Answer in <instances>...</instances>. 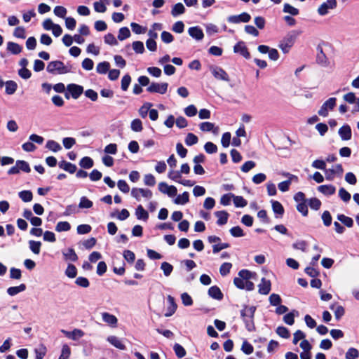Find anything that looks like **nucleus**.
<instances>
[{
    "label": "nucleus",
    "mask_w": 359,
    "mask_h": 359,
    "mask_svg": "<svg viewBox=\"0 0 359 359\" xmlns=\"http://www.w3.org/2000/svg\"><path fill=\"white\" fill-rule=\"evenodd\" d=\"M130 27H131L132 31L137 34H143L147 30L146 27H143L136 22H132L130 24Z\"/></svg>",
    "instance_id": "56"
},
{
    "label": "nucleus",
    "mask_w": 359,
    "mask_h": 359,
    "mask_svg": "<svg viewBox=\"0 0 359 359\" xmlns=\"http://www.w3.org/2000/svg\"><path fill=\"white\" fill-rule=\"evenodd\" d=\"M94 165L93 160L88 156L82 158L79 161V165L84 169H90Z\"/></svg>",
    "instance_id": "35"
},
{
    "label": "nucleus",
    "mask_w": 359,
    "mask_h": 359,
    "mask_svg": "<svg viewBox=\"0 0 359 359\" xmlns=\"http://www.w3.org/2000/svg\"><path fill=\"white\" fill-rule=\"evenodd\" d=\"M233 203L236 207L243 208V207L246 206L248 204L247 201L243 196H235L233 195Z\"/></svg>",
    "instance_id": "46"
},
{
    "label": "nucleus",
    "mask_w": 359,
    "mask_h": 359,
    "mask_svg": "<svg viewBox=\"0 0 359 359\" xmlns=\"http://www.w3.org/2000/svg\"><path fill=\"white\" fill-rule=\"evenodd\" d=\"M359 356L358 351L355 348H350L345 355L346 359H356Z\"/></svg>",
    "instance_id": "61"
},
{
    "label": "nucleus",
    "mask_w": 359,
    "mask_h": 359,
    "mask_svg": "<svg viewBox=\"0 0 359 359\" xmlns=\"http://www.w3.org/2000/svg\"><path fill=\"white\" fill-rule=\"evenodd\" d=\"M168 83L166 82L163 83H156L152 82L147 87V90L149 93H156L160 94H165L168 90Z\"/></svg>",
    "instance_id": "5"
},
{
    "label": "nucleus",
    "mask_w": 359,
    "mask_h": 359,
    "mask_svg": "<svg viewBox=\"0 0 359 359\" xmlns=\"http://www.w3.org/2000/svg\"><path fill=\"white\" fill-rule=\"evenodd\" d=\"M208 294L212 299L221 300L223 298V294L217 286H212L208 290Z\"/></svg>",
    "instance_id": "23"
},
{
    "label": "nucleus",
    "mask_w": 359,
    "mask_h": 359,
    "mask_svg": "<svg viewBox=\"0 0 359 359\" xmlns=\"http://www.w3.org/2000/svg\"><path fill=\"white\" fill-rule=\"evenodd\" d=\"M130 32L129 29L126 27H121L118 31V39L120 41H123L127 38L130 37Z\"/></svg>",
    "instance_id": "47"
},
{
    "label": "nucleus",
    "mask_w": 359,
    "mask_h": 359,
    "mask_svg": "<svg viewBox=\"0 0 359 359\" xmlns=\"http://www.w3.org/2000/svg\"><path fill=\"white\" fill-rule=\"evenodd\" d=\"M167 299L169 303V306L168 307V312L165 313V316L169 317L175 312L177 304L175 302V299L172 296L168 295Z\"/></svg>",
    "instance_id": "24"
},
{
    "label": "nucleus",
    "mask_w": 359,
    "mask_h": 359,
    "mask_svg": "<svg viewBox=\"0 0 359 359\" xmlns=\"http://www.w3.org/2000/svg\"><path fill=\"white\" fill-rule=\"evenodd\" d=\"M269 300L272 306H278L282 302L280 295L275 293H273L269 296Z\"/></svg>",
    "instance_id": "59"
},
{
    "label": "nucleus",
    "mask_w": 359,
    "mask_h": 359,
    "mask_svg": "<svg viewBox=\"0 0 359 359\" xmlns=\"http://www.w3.org/2000/svg\"><path fill=\"white\" fill-rule=\"evenodd\" d=\"M258 292L261 294L266 295L269 294L271 289V283L265 278L261 279L260 283L258 285Z\"/></svg>",
    "instance_id": "14"
},
{
    "label": "nucleus",
    "mask_w": 359,
    "mask_h": 359,
    "mask_svg": "<svg viewBox=\"0 0 359 359\" xmlns=\"http://www.w3.org/2000/svg\"><path fill=\"white\" fill-rule=\"evenodd\" d=\"M184 12L185 8L182 3H177L175 4L171 10V14L174 17L182 15Z\"/></svg>",
    "instance_id": "37"
},
{
    "label": "nucleus",
    "mask_w": 359,
    "mask_h": 359,
    "mask_svg": "<svg viewBox=\"0 0 359 359\" xmlns=\"http://www.w3.org/2000/svg\"><path fill=\"white\" fill-rule=\"evenodd\" d=\"M337 0H327L323 3L318 8V13L321 15H325L328 13L329 10H333L337 8Z\"/></svg>",
    "instance_id": "7"
},
{
    "label": "nucleus",
    "mask_w": 359,
    "mask_h": 359,
    "mask_svg": "<svg viewBox=\"0 0 359 359\" xmlns=\"http://www.w3.org/2000/svg\"><path fill=\"white\" fill-rule=\"evenodd\" d=\"M233 51L236 53H239L246 59L250 57V54L243 41L238 42L233 47Z\"/></svg>",
    "instance_id": "13"
},
{
    "label": "nucleus",
    "mask_w": 359,
    "mask_h": 359,
    "mask_svg": "<svg viewBox=\"0 0 359 359\" xmlns=\"http://www.w3.org/2000/svg\"><path fill=\"white\" fill-rule=\"evenodd\" d=\"M188 32L192 38L197 41H200L204 37L203 30L198 26L190 27Z\"/></svg>",
    "instance_id": "19"
},
{
    "label": "nucleus",
    "mask_w": 359,
    "mask_h": 359,
    "mask_svg": "<svg viewBox=\"0 0 359 359\" xmlns=\"http://www.w3.org/2000/svg\"><path fill=\"white\" fill-rule=\"evenodd\" d=\"M185 144L187 146H192L194 144H196L198 142V137L194 135V133H189L187 135L185 138Z\"/></svg>",
    "instance_id": "42"
},
{
    "label": "nucleus",
    "mask_w": 359,
    "mask_h": 359,
    "mask_svg": "<svg viewBox=\"0 0 359 359\" xmlns=\"http://www.w3.org/2000/svg\"><path fill=\"white\" fill-rule=\"evenodd\" d=\"M144 183L147 186L154 187L156 184L155 177L152 174H147L144 177Z\"/></svg>",
    "instance_id": "60"
},
{
    "label": "nucleus",
    "mask_w": 359,
    "mask_h": 359,
    "mask_svg": "<svg viewBox=\"0 0 359 359\" xmlns=\"http://www.w3.org/2000/svg\"><path fill=\"white\" fill-rule=\"evenodd\" d=\"M62 255L67 261L76 262L78 260V256L73 248H69L66 252L63 251Z\"/></svg>",
    "instance_id": "28"
},
{
    "label": "nucleus",
    "mask_w": 359,
    "mask_h": 359,
    "mask_svg": "<svg viewBox=\"0 0 359 359\" xmlns=\"http://www.w3.org/2000/svg\"><path fill=\"white\" fill-rule=\"evenodd\" d=\"M110 69V64L108 62H102L97 64L96 71L98 74H105Z\"/></svg>",
    "instance_id": "36"
},
{
    "label": "nucleus",
    "mask_w": 359,
    "mask_h": 359,
    "mask_svg": "<svg viewBox=\"0 0 359 359\" xmlns=\"http://www.w3.org/2000/svg\"><path fill=\"white\" fill-rule=\"evenodd\" d=\"M272 210L276 214L277 218H281L284 214V208L282 204L277 201H271Z\"/></svg>",
    "instance_id": "22"
},
{
    "label": "nucleus",
    "mask_w": 359,
    "mask_h": 359,
    "mask_svg": "<svg viewBox=\"0 0 359 359\" xmlns=\"http://www.w3.org/2000/svg\"><path fill=\"white\" fill-rule=\"evenodd\" d=\"M131 195L136 200L140 201V196L151 198L152 197V192L147 189H142V188H133L131 190Z\"/></svg>",
    "instance_id": "9"
},
{
    "label": "nucleus",
    "mask_w": 359,
    "mask_h": 359,
    "mask_svg": "<svg viewBox=\"0 0 359 359\" xmlns=\"http://www.w3.org/2000/svg\"><path fill=\"white\" fill-rule=\"evenodd\" d=\"M256 307L254 306H245L243 309L241 311V318L245 323V328L249 332H252L255 331V326L254 323V315Z\"/></svg>",
    "instance_id": "1"
},
{
    "label": "nucleus",
    "mask_w": 359,
    "mask_h": 359,
    "mask_svg": "<svg viewBox=\"0 0 359 359\" xmlns=\"http://www.w3.org/2000/svg\"><path fill=\"white\" fill-rule=\"evenodd\" d=\"M256 166V163L253 161H246L241 167V170L243 172H248Z\"/></svg>",
    "instance_id": "62"
},
{
    "label": "nucleus",
    "mask_w": 359,
    "mask_h": 359,
    "mask_svg": "<svg viewBox=\"0 0 359 359\" xmlns=\"http://www.w3.org/2000/svg\"><path fill=\"white\" fill-rule=\"evenodd\" d=\"M210 70L214 77L217 80H222L224 81H229V76L228 74L220 67L211 66Z\"/></svg>",
    "instance_id": "6"
},
{
    "label": "nucleus",
    "mask_w": 359,
    "mask_h": 359,
    "mask_svg": "<svg viewBox=\"0 0 359 359\" xmlns=\"http://www.w3.org/2000/svg\"><path fill=\"white\" fill-rule=\"evenodd\" d=\"M70 229L71 225L68 222H59L55 226V231L57 232L67 231Z\"/></svg>",
    "instance_id": "44"
},
{
    "label": "nucleus",
    "mask_w": 359,
    "mask_h": 359,
    "mask_svg": "<svg viewBox=\"0 0 359 359\" xmlns=\"http://www.w3.org/2000/svg\"><path fill=\"white\" fill-rule=\"evenodd\" d=\"M257 274L255 272H252L247 269H242L238 272V276L242 279L248 281L251 279H255Z\"/></svg>",
    "instance_id": "31"
},
{
    "label": "nucleus",
    "mask_w": 359,
    "mask_h": 359,
    "mask_svg": "<svg viewBox=\"0 0 359 359\" xmlns=\"http://www.w3.org/2000/svg\"><path fill=\"white\" fill-rule=\"evenodd\" d=\"M337 219L348 228H351L353 226V220L352 218L344 215H338Z\"/></svg>",
    "instance_id": "40"
},
{
    "label": "nucleus",
    "mask_w": 359,
    "mask_h": 359,
    "mask_svg": "<svg viewBox=\"0 0 359 359\" xmlns=\"http://www.w3.org/2000/svg\"><path fill=\"white\" fill-rule=\"evenodd\" d=\"M276 333L280 337L284 338V339H288L290 336L288 329L283 326L278 327L276 329Z\"/></svg>",
    "instance_id": "52"
},
{
    "label": "nucleus",
    "mask_w": 359,
    "mask_h": 359,
    "mask_svg": "<svg viewBox=\"0 0 359 359\" xmlns=\"http://www.w3.org/2000/svg\"><path fill=\"white\" fill-rule=\"evenodd\" d=\"M46 147L53 152H57L62 149L60 144L54 140H48L46 142Z\"/></svg>",
    "instance_id": "38"
},
{
    "label": "nucleus",
    "mask_w": 359,
    "mask_h": 359,
    "mask_svg": "<svg viewBox=\"0 0 359 359\" xmlns=\"http://www.w3.org/2000/svg\"><path fill=\"white\" fill-rule=\"evenodd\" d=\"M251 19L250 14L243 12L240 15H230L228 17L227 20L230 23L238 24L240 22H248Z\"/></svg>",
    "instance_id": "11"
},
{
    "label": "nucleus",
    "mask_w": 359,
    "mask_h": 359,
    "mask_svg": "<svg viewBox=\"0 0 359 359\" xmlns=\"http://www.w3.org/2000/svg\"><path fill=\"white\" fill-rule=\"evenodd\" d=\"M189 201V194L184 191L182 194L178 195L174 200V203L178 205H184Z\"/></svg>",
    "instance_id": "32"
},
{
    "label": "nucleus",
    "mask_w": 359,
    "mask_h": 359,
    "mask_svg": "<svg viewBox=\"0 0 359 359\" xmlns=\"http://www.w3.org/2000/svg\"><path fill=\"white\" fill-rule=\"evenodd\" d=\"M336 101V97H330L327 100H326L318 110V115L323 117L327 116L329 111L332 110L335 107Z\"/></svg>",
    "instance_id": "4"
},
{
    "label": "nucleus",
    "mask_w": 359,
    "mask_h": 359,
    "mask_svg": "<svg viewBox=\"0 0 359 359\" xmlns=\"http://www.w3.org/2000/svg\"><path fill=\"white\" fill-rule=\"evenodd\" d=\"M61 332L65 335V337L74 341L78 340L84 335V332L81 330L76 328L72 332L65 330H62Z\"/></svg>",
    "instance_id": "16"
},
{
    "label": "nucleus",
    "mask_w": 359,
    "mask_h": 359,
    "mask_svg": "<svg viewBox=\"0 0 359 359\" xmlns=\"http://www.w3.org/2000/svg\"><path fill=\"white\" fill-rule=\"evenodd\" d=\"M152 104L151 102H145L143 105L139 109L138 112L139 115L144 118L147 117L149 109L152 107Z\"/></svg>",
    "instance_id": "39"
},
{
    "label": "nucleus",
    "mask_w": 359,
    "mask_h": 359,
    "mask_svg": "<svg viewBox=\"0 0 359 359\" xmlns=\"http://www.w3.org/2000/svg\"><path fill=\"white\" fill-rule=\"evenodd\" d=\"M158 190L170 197L176 196L177 192V188L175 186H169L167 183L163 182L158 184Z\"/></svg>",
    "instance_id": "12"
},
{
    "label": "nucleus",
    "mask_w": 359,
    "mask_h": 359,
    "mask_svg": "<svg viewBox=\"0 0 359 359\" xmlns=\"http://www.w3.org/2000/svg\"><path fill=\"white\" fill-rule=\"evenodd\" d=\"M46 70L48 72L53 74H63L70 72L71 69L67 66H65L61 61H51L48 63Z\"/></svg>",
    "instance_id": "2"
},
{
    "label": "nucleus",
    "mask_w": 359,
    "mask_h": 359,
    "mask_svg": "<svg viewBox=\"0 0 359 359\" xmlns=\"http://www.w3.org/2000/svg\"><path fill=\"white\" fill-rule=\"evenodd\" d=\"M339 196L344 202H348L351 200V194L344 189L340 188L339 190Z\"/></svg>",
    "instance_id": "58"
},
{
    "label": "nucleus",
    "mask_w": 359,
    "mask_h": 359,
    "mask_svg": "<svg viewBox=\"0 0 359 359\" xmlns=\"http://www.w3.org/2000/svg\"><path fill=\"white\" fill-rule=\"evenodd\" d=\"M29 248L33 253L36 255H39L40 253V249L41 246V243L40 241H29Z\"/></svg>",
    "instance_id": "45"
},
{
    "label": "nucleus",
    "mask_w": 359,
    "mask_h": 359,
    "mask_svg": "<svg viewBox=\"0 0 359 359\" xmlns=\"http://www.w3.org/2000/svg\"><path fill=\"white\" fill-rule=\"evenodd\" d=\"M318 190L326 196H330L335 193L336 188L333 185H331V184L320 185L318 187Z\"/></svg>",
    "instance_id": "25"
},
{
    "label": "nucleus",
    "mask_w": 359,
    "mask_h": 359,
    "mask_svg": "<svg viewBox=\"0 0 359 359\" xmlns=\"http://www.w3.org/2000/svg\"><path fill=\"white\" fill-rule=\"evenodd\" d=\"M161 269L165 276H169L173 270V266L168 262H164L161 264Z\"/></svg>",
    "instance_id": "54"
},
{
    "label": "nucleus",
    "mask_w": 359,
    "mask_h": 359,
    "mask_svg": "<svg viewBox=\"0 0 359 359\" xmlns=\"http://www.w3.org/2000/svg\"><path fill=\"white\" fill-rule=\"evenodd\" d=\"M18 196L22 201L26 203L31 201L33 198L32 192L29 190L20 191Z\"/></svg>",
    "instance_id": "41"
},
{
    "label": "nucleus",
    "mask_w": 359,
    "mask_h": 359,
    "mask_svg": "<svg viewBox=\"0 0 359 359\" xmlns=\"http://www.w3.org/2000/svg\"><path fill=\"white\" fill-rule=\"evenodd\" d=\"M77 269L72 264H69L65 270V275L70 278H74L76 276Z\"/></svg>",
    "instance_id": "43"
},
{
    "label": "nucleus",
    "mask_w": 359,
    "mask_h": 359,
    "mask_svg": "<svg viewBox=\"0 0 359 359\" xmlns=\"http://www.w3.org/2000/svg\"><path fill=\"white\" fill-rule=\"evenodd\" d=\"M102 320L110 326L116 327L117 325V318L109 313L103 312L102 313Z\"/></svg>",
    "instance_id": "21"
},
{
    "label": "nucleus",
    "mask_w": 359,
    "mask_h": 359,
    "mask_svg": "<svg viewBox=\"0 0 359 359\" xmlns=\"http://www.w3.org/2000/svg\"><path fill=\"white\" fill-rule=\"evenodd\" d=\"M130 128L132 130L135 132H140L142 130V123L140 119L136 118L132 121L130 124Z\"/></svg>",
    "instance_id": "48"
},
{
    "label": "nucleus",
    "mask_w": 359,
    "mask_h": 359,
    "mask_svg": "<svg viewBox=\"0 0 359 359\" xmlns=\"http://www.w3.org/2000/svg\"><path fill=\"white\" fill-rule=\"evenodd\" d=\"M16 164L19 168V170H22L25 172H29L31 171L29 163L23 160H18Z\"/></svg>",
    "instance_id": "50"
},
{
    "label": "nucleus",
    "mask_w": 359,
    "mask_h": 359,
    "mask_svg": "<svg viewBox=\"0 0 359 359\" xmlns=\"http://www.w3.org/2000/svg\"><path fill=\"white\" fill-rule=\"evenodd\" d=\"M53 12L56 16L64 18L67 11L65 7L61 6H57L55 7Z\"/></svg>",
    "instance_id": "57"
},
{
    "label": "nucleus",
    "mask_w": 359,
    "mask_h": 359,
    "mask_svg": "<svg viewBox=\"0 0 359 359\" xmlns=\"http://www.w3.org/2000/svg\"><path fill=\"white\" fill-rule=\"evenodd\" d=\"M215 217L217 218V224L219 226L224 225L227 223L229 218V213L225 210L216 211L215 212Z\"/></svg>",
    "instance_id": "20"
},
{
    "label": "nucleus",
    "mask_w": 359,
    "mask_h": 359,
    "mask_svg": "<svg viewBox=\"0 0 359 359\" xmlns=\"http://www.w3.org/2000/svg\"><path fill=\"white\" fill-rule=\"evenodd\" d=\"M298 33L293 31L289 33L279 44V48L284 53H287L291 47L294 45Z\"/></svg>",
    "instance_id": "3"
},
{
    "label": "nucleus",
    "mask_w": 359,
    "mask_h": 359,
    "mask_svg": "<svg viewBox=\"0 0 359 359\" xmlns=\"http://www.w3.org/2000/svg\"><path fill=\"white\" fill-rule=\"evenodd\" d=\"M283 12L290 13L292 15H297L299 14V10L289 4H284Z\"/></svg>",
    "instance_id": "55"
},
{
    "label": "nucleus",
    "mask_w": 359,
    "mask_h": 359,
    "mask_svg": "<svg viewBox=\"0 0 359 359\" xmlns=\"http://www.w3.org/2000/svg\"><path fill=\"white\" fill-rule=\"evenodd\" d=\"M135 215L138 219L147 220L149 217L148 212L144 209L142 205L137 206L135 210Z\"/></svg>",
    "instance_id": "34"
},
{
    "label": "nucleus",
    "mask_w": 359,
    "mask_h": 359,
    "mask_svg": "<svg viewBox=\"0 0 359 359\" xmlns=\"http://www.w3.org/2000/svg\"><path fill=\"white\" fill-rule=\"evenodd\" d=\"M6 90L5 92L8 95H13L17 90L18 85L14 81H7L5 83Z\"/></svg>",
    "instance_id": "33"
},
{
    "label": "nucleus",
    "mask_w": 359,
    "mask_h": 359,
    "mask_svg": "<svg viewBox=\"0 0 359 359\" xmlns=\"http://www.w3.org/2000/svg\"><path fill=\"white\" fill-rule=\"evenodd\" d=\"M67 91L71 94L72 98L76 100L83 93V87L78 84L70 83L67 86Z\"/></svg>",
    "instance_id": "10"
},
{
    "label": "nucleus",
    "mask_w": 359,
    "mask_h": 359,
    "mask_svg": "<svg viewBox=\"0 0 359 359\" xmlns=\"http://www.w3.org/2000/svg\"><path fill=\"white\" fill-rule=\"evenodd\" d=\"M317 50L318 54L316 56V62L323 67H327L329 65V61L325 54L323 53V48L318 46Z\"/></svg>",
    "instance_id": "17"
},
{
    "label": "nucleus",
    "mask_w": 359,
    "mask_h": 359,
    "mask_svg": "<svg viewBox=\"0 0 359 359\" xmlns=\"http://www.w3.org/2000/svg\"><path fill=\"white\" fill-rule=\"evenodd\" d=\"M173 349H174V351H175L176 355L178 358H182L186 355V353H187L186 350L180 344H175L173 346Z\"/></svg>",
    "instance_id": "51"
},
{
    "label": "nucleus",
    "mask_w": 359,
    "mask_h": 359,
    "mask_svg": "<svg viewBox=\"0 0 359 359\" xmlns=\"http://www.w3.org/2000/svg\"><path fill=\"white\" fill-rule=\"evenodd\" d=\"M107 341L116 348L120 350H125L126 346L122 341L116 336H109L107 338Z\"/></svg>",
    "instance_id": "27"
},
{
    "label": "nucleus",
    "mask_w": 359,
    "mask_h": 359,
    "mask_svg": "<svg viewBox=\"0 0 359 359\" xmlns=\"http://www.w3.org/2000/svg\"><path fill=\"white\" fill-rule=\"evenodd\" d=\"M26 287H26L25 284H24V283H22L18 286L10 287L7 289V293L10 296H15L17 294L25 291L26 290Z\"/></svg>",
    "instance_id": "29"
},
{
    "label": "nucleus",
    "mask_w": 359,
    "mask_h": 359,
    "mask_svg": "<svg viewBox=\"0 0 359 359\" xmlns=\"http://www.w3.org/2000/svg\"><path fill=\"white\" fill-rule=\"evenodd\" d=\"M93 206V202L86 196H82L79 204V208H90Z\"/></svg>",
    "instance_id": "53"
},
{
    "label": "nucleus",
    "mask_w": 359,
    "mask_h": 359,
    "mask_svg": "<svg viewBox=\"0 0 359 359\" xmlns=\"http://www.w3.org/2000/svg\"><path fill=\"white\" fill-rule=\"evenodd\" d=\"M344 101L349 104H354L352 113L359 112V97L354 93L350 92L343 96Z\"/></svg>",
    "instance_id": "8"
},
{
    "label": "nucleus",
    "mask_w": 359,
    "mask_h": 359,
    "mask_svg": "<svg viewBox=\"0 0 359 359\" xmlns=\"http://www.w3.org/2000/svg\"><path fill=\"white\" fill-rule=\"evenodd\" d=\"M338 133L341 139L344 141H348L351 139V128L348 124H344L343 126H341L339 129Z\"/></svg>",
    "instance_id": "15"
},
{
    "label": "nucleus",
    "mask_w": 359,
    "mask_h": 359,
    "mask_svg": "<svg viewBox=\"0 0 359 359\" xmlns=\"http://www.w3.org/2000/svg\"><path fill=\"white\" fill-rule=\"evenodd\" d=\"M71 354V350L67 344H64L62 348L61 355L59 358L68 359Z\"/></svg>",
    "instance_id": "64"
},
{
    "label": "nucleus",
    "mask_w": 359,
    "mask_h": 359,
    "mask_svg": "<svg viewBox=\"0 0 359 359\" xmlns=\"http://www.w3.org/2000/svg\"><path fill=\"white\" fill-rule=\"evenodd\" d=\"M232 267V264L230 262H224L223 263L219 268V273L221 276H226L229 273L230 270Z\"/></svg>",
    "instance_id": "49"
},
{
    "label": "nucleus",
    "mask_w": 359,
    "mask_h": 359,
    "mask_svg": "<svg viewBox=\"0 0 359 359\" xmlns=\"http://www.w3.org/2000/svg\"><path fill=\"white\" fill-rule=\"evenodd\" d=\"M59 166L60 168L65 170V171L73 174L76 171V165L67 162L65 161H62L59 163Z\"/></svg>",
    "instance_id": "26"
},
{
    "label": "nucleus",
    "mask_w": 359,
    "mask_h": 359,
    "mask_svg": "<svg viewBox=\"0 0 359 359\" xmlns=\"http://www.w3.org/2000/svg\"><path fill=\"white\" fill-rule=\"evenodd\" d=\"M131 82V77L129 74H126L123 76L121 79V89L123 91H126L128 90L130 83Z\"/></svg>",
    "instance_id": "63"
},
{
    "label": "nucleus",
    "mask_w": 359,
    "mask_h": 359,
    "mask_svg": "<svg viewBox=\"0 0 359 359\" xmlns=\"http://www.w3.org/2000/svg\"><path fill=\"white\" fill-rule=\"evenodd\" d=\"M22 48L18 43L9 41L7 43V50L12 54L17 55L21 53Z\"/></svg>",
    "instance_id": "30"
},
{
    "label": "nucleus",
    "mask_w": 359,
    "mask_h": 359,
    "mask_svg": "<svg viewBox=\"0 0 359 359\" xmlns=\"http://www.w3.org/2000/svg\"><path fill=\"white\" fill-rule=\"evenodd\" d=\"M199 128L203 132H212L215 135H217L219 131V128L215 127V124L210 122L201 123L199 125Z\"/></svg>",
    "instance_id": "18"
}]
</instances>
